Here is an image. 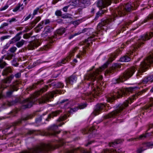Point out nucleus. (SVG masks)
Returning <instances> with one entry per match:
<instances>
[{
	"label": "nucleus",
	"instance_id": "21",
	"mask_svg": "<svg viewBox=\"0 0 153 153\" xmlns=\"http://www.w3.org/2000/svg\"><path fill=\"white\" fill-rule=\"evenodd\" d=\"M121 152H123L122 149H118L117 152L116 150L114 149L104 150L102 153H121Z\"/></svg>",
	"mask_w": 153,
	"mask_h": 153
},
{
	"label": "nucleus",
	"instance_id": "64",
	"mask_svg": "<svg viewBox=\"0 0 153 153\" xmlns=\"http://www.w3.org/2000/svg\"><path fill=\"white\" fill-rule=\"evenodd\" d=\"M41 120H42L41 118V117H40L39 118H37V119H36V122H38L41 121Z\"/></svg>",
	"mask_w": 153,
	"mask_h": 153
},
{
	"label": "nucleus",
	"instance_id": "11",
	"mask_svg": "<svg viewBox=\"0 0 153 153\" xmlns=\"http://www.w3.org/2000/svg\"><path fill=\"white\" fill-rule=\"evenodd\" d=\"M18 83L16 82L13 84L10 85L9 90L6 92V96L7 97H10L14 91H17L18 90Z\"/></svg>",
	"mask_w": 153,
	"mask_h": 153
},
{
	"label": "nucleus",
	"instance_id": "16",
	"mask_svg": "<svg viewBox=\"0 0 153 153\" xmlns=\"http://www.w3.org/2000/svg\"><path fill=\"white\" fill-rule=\"evenodd\" d=\"M77 79V77L76 76L73 75L67 78L66 79V81L67 84L72 85L76 82Z\"/></svg>",
	"mask_w": 153,
	"mask_h": 153
},
{
	"label": "nucleus",
	"instance_id": "24",
	"mask_svg": "<svg viewBox=\"0 0 153 153\" xmlns=\"http://www.w3.org/2000/svg\"><path fill=\"white\" fill-rule=\"evenodd\" d=\"M53 28L50 26H47L45 28L44 33L42 34V36H47L46 35L48 33L51 32V30H53Z\"/></svg>",
	"mask_w": 153,
	"mask_h": 153
},
{
	"label": "nucleus",
	"instance_id": "30",
	"mask_svg": "<svg viewBox=\"0 0 153 153\" xmlns=\"http://www.w3.org/2000/svg\"><path fill=\"white\" fill-rule=\"evenodd\" d=\"M25 42V41L23 39H22L16 42V46L18 48L22 47Z\"/></svg>",
	"mask_w": 153,
	"mask_h": 153
},
{
	"label": "nucleus",
	"instance_id": "34",
	"mask_svg": "<svg viewBox=\"0 0 153 153\" xmlns=\"http://www.w3.org/2000/svg\"><path fill=\"white\" fill-rule=\"evenodd\" d=\"M122 142V141L120 140H117L115 141L114 142H112L110 144L111 146L114 147L115 145L120 143Z\"/></svg>",
	"mask_w": 153,
	"mask_h": 153
},
{
	"label": "nucleus",
	"instance_id": "46",
	"mask_svg": "<svg viewBox=\"0 0 153 153\" xmlns=\"http://www.w3.org/2000/svg\"><path fill=\"white\" fill-rule=\"evenodd\" d=\"M87 106V105L86 103L81 104L78 106V107L79 109H83L85 108Z\"/></svg>",
	"mask_w": 153,
	"mask_h": 153
},
{
	"label": "nucleus",
	"instance_id": "53",
	"mask_svg": "<svg viewBox=\"0 0 153 153\" xmlns=\"http://www.w3.org/2000/svg\"><path fill=\"white\" fill-rule=\"evenodd\" d=\"M8 25V24L6 22L4 23L3 24H2L0 27V29L3 28L4 27L7 26Z\"/></svg>",
	"mask_w": 153,
	"mask_h": 153
},
{
	"label": "nucleus",
	"instance_id": "22",
	"mask_svg": "<svg viewBox=\"0 0 153 153\" xmlns=\"http://www.w3.org/2000/svg\"><path fill=\"white\" fill-rule=\"evenodd\" d=\"M58 128V126L56 125H53L50 128V130L53 131V132L50 133V134L51 135H54L56 134H58L60 131L58 132L56 131Z\"/></svg>",
	"mask_w": 153,
	"mask_h": 153
},
{
	"label": "nucleus",
	"instance_id": "12",
	"mask_svg": "<svg viewBox=\"0 0 153 153\" xmlns=\"http://www.w3.org/2000/svg\"><path fill=\"white\" fill-rule=\"evenodd\" d=\"M105 105L103 104H98L96 105L93 114L96 116L104 110Z\"/></svg>",
	"mask_w": 153,
	"mask_h": 153
},
{
	"label": "nucleus",
	"instance_id": "20",
	"mask_svg": "<svg viewBox=\"0 0 153 153\" xmlns=\"http://www.w3.org/2000/svg\"><path fill=\"white\" fill-rule=\"evenodd\" d=\"M50 21L49 19H46L42 21L37 26V28H38L37 30H40L41 29L43 28L42 25L44 24L45 25H47L50 23Z\"/></svg>",
	"mask_w": 153,
	"mask_h": 153
},
{
	"label": "nucleus",
	"instance_id": "43",
	"mask_svg": "<svg viewBox=\"0 0 153 153\" xmlns=\"http://www.w3.org/2000/svg\"><path fill=\"white\" fill-rule=\"evenodd\" d=\"M16 102L15 101H13L11 102H7L5 104L9 106H10L13 105Z\"/></svg>",
	"mask_w": 153,
	"mask_h": 153
},
{
	"label": "nucleus",
	"instance_id": "1",
	"mask_svg": "<svg viewBox=\"0 0 153 153\" xmlns=\"http://www.w3.org/2000/svg\"><path fill=\"white\" fill-rule=\"evenodd\" d=\"M136 6L134 4L128 3L126 4L121 5L117 8L114 9L113 12V14L111 16H109L106 19L104 20L101 23L99 24L97 26V32L90 36L85 40V45L88 47L91 43H92V41L93 37L96 35L99 36L100 35L102 34L100 30H106L107 29L108 25L111 23L112 21L115 19V18L123 16L126 15V13L129 12L135 9Z\"/></svg>",
	"mask_w": 153,
	"mask_h": 153
},
{
	"label": "nucleus",
	"instance_id": "33",
	"mask_svg": "<svg viewBox=\"0 0 153 153\" xmlns=\"http://www.w3.org/2000/svg\"><path fill=\"white\" fill-rule=\"evenodd\" d=\"M65 30L64 28H60L56 31V33L59 35H61L65 32Z\"/></svg>",
	"mask_w": 153,
	"mask_h": 153
},
{
	"label": "nucleus",
	"instance_id": "7",
	"mask_svg": "<svg viewBox=\"0 0 153 153\" xmlns=\"http://www.w3.org/2000/svg\"><path fill=\"white\" fill-rule=\"evenodd\" d=\"M137 70L136 67L133 66L128 69L124 73L117 79H113L112 82L114 84L122 82L132 76L134 72Z\"/></svg>",
	"mask_w": 153,
	"mask_h": 153
},
{
	"label": "nucleus",
	"instance_id": "58",
	"mask_svg": "<svg viewBox=\"0 0 153 153\" xmlns=\"http://www.w3.org/2000/svg\"><path fill=\"white\" fill-rule=\"evenodd\" d=\"M21 76V74L19 73H18L14 75V76L17 78H19Z\"/></svg>",
	"mask_w": 153,
	"mask_h": 153
},
{
	"label": "nucleus",
	"instance_id": "56",
	"mask_svg": "<svg viewBox=\"0 0 153 153\" xmlns=\"http://www.w3.org/2000/svg\"><path fill=\"white\" fill-rule=\"evenodd\" d=\"M22 5H20V4L19 6L16 7L13 10V11L15 12L18 10L19 9L20 7L22 6Z\"/></svg>",
	"mask_w": 153,
	"mask_h": 153
},
{
	"label": "nucleus",
	"instance_id": "54",
	"mask_svg": "<svg viewBox=\"0 0 153 153\" xmlns=\"http://www.w3.org/2000/svg\"><path fill=\"white\" fill-rule=\"evenodd\" d=\"M39 8H37L35 10H34L33 13V16H34L37 14V13L38 12V11L39 10Z\"/></svg>",
	"mask_w": 153,
	"mask_h": 153
},
{
	"label": "nucleus",
	"instance_id": "2",
	"mask_svg": "<svg viewBox=\"0 0 153 153\" xmlns=\"http://www.w3.org/2000/svg\"><path fill=\"white\" fill-rule=\"evenodd\" d=\"M49 88V86L47 85H45L44 87L42 88L40 90L36 92L29 98H28L24 100L23 101V108H30L33 104H35V102L37 100L39 104L46 103L50 101L51 98H53L54 97V95L56 94H61L62 91L61 90H56L55 91L50 92L48 94H46L44 96L41 98L38 99H36L37 97L42 93L47 91Z\"/></svg>",
	"mask_w": 153,
	"mask_h": 153
},
{
	"label": "nucleus",
	"instance_id": "14",
	"mask_svg": "<svg viewBox=\"0 0 153 153\" xmlns=\"http://www.w3.org/2000/svg\"><path fill=\"white\" fill-rule=\"evenodd\" d=\"M68 153H90L81 147L74 148L68 151Z\"/></svg>",
	"mask_w": 153,
	"mask_h": 153
},
{
	"label": "nucleus",
	"instance_id": "23",
	"mask_svg": "<svg viewBox=\"0 0 153 153\" xmlns=\"http://www.w3.org/2000/svg\"><path fill=\"white\" fill-rule=\"evenodd\" d=\"M152 133H146L145 134H143L140 136H139L137 138H134V139L136 140V139H138L139 140H143L146 137L149 136H150L152 135Z\"/></svg>",
	"mask_w": 153,
	"mask_h": 153
},
{
	"label": "nucleus",
	"instance_id": "49",
	"mask_svg": "<svg viewBox=\"0 0 153 153\" xmlns=\"http://www.w3.org/2000/svg\"><path fill=\"white\" fill-rule=\"evenodd\" d=\"M80 33H81L78 32L76 33H75L74 34L71 35L69 37V39H71L74 37V36L79 34Z\"/></svg>",
	"mask_w": 153,
	"mask_h": 153
},
{
	"label": "nucleus",
	"instance_id": "6",
	"mask_svg": "<svg viewBox=\"0 0 153 153\" xmlns=\"http://www.w3.org/2000/svg\"><path fill=\"white\" fill-rule=\"evenodd\" d=\"M55 148V147L50 144H44L29 149L28 150L22 151L20 153H44Z\"/></svg>",
	"mask_w": 153,
	"mask_h": 153
},
{
	"label": "nucleus",
	"instance_id": "10",
	"mask_svg": "<svg viewBox=\"0 0 153 153\" xmlns=\"http://www.w3.org/2000/svg\"><path fill=\"white\" fill-rule=\"evenodd\" d=\"M78 49V48L77 47H75L71 52L69 56L66 57L65 58L63 59L61 61H59L58 62V65H61V64H64L67 62H68L70 59L71 56L73 55V53L76 52Z\"/></svg>",
	"mask_w": 153,
	"mask_h": 153
},
{
	"label": "nucleus",
	"instance_id": "31",
	"mask_svg": "<svg viewBox=\"0 0 153 153\" xmlns=\"http://www.w3.org/2000/svg\"><path fill=\"white\" fill-rule=\"evenodd\" d=\"M130 57L128 56H125L121 57L120 61L122 62H128L130 60Z\"/></svg>",
	"mask_w": 153,
	"mask_h": 153
},
{
	"label": "nucleus",
	"instance_id": "48",
	"mask_svg": "<svg viewBox=\"0 0 153 153\" xmlns=\"http://www.w3.org/2000/svg\"><path fill=\"white\" fill-rule=\"evenodd\" d=\"M78 109V107L74 108H71L70 109L69 112L70 113H72L74 112H75L77 111Z\"/></svg>",
	"mask_w": 153,
	"mask_h": 153
},
{
	"label": "nucleus",
	"instance_id": "62",
	"mask_svg": "<svg viewBox=\"0 0 153 153\" xmlns=\"http://www.w3.org/2000/svg\"><path fill=\"white\" fill-rule=\"evenodd\" d=\"M8 7V6L7 5H5L3 7L1 8V10H4L7 9Z\"/></svg>",
	"mask_w": 153,
	"mask_h": 153
},
{
	"label": "nucleus",
	"instance_id": "59",
	"mask_svg": "<svg viewBox=\"0 0 153 153\" xmlns=\"http://www.w3.org/2000/svg\"><path fill=\"white\" fill-rule=\"evenodd\" d=\"M69 7V6H67L64 7L63 9V10L65 12H67V10Z\"/></svg>",
	"mask_w": 153,
	"mask_h": 153
},
{
	"label": "nucleus",
	"instance_id": "60",
	"mask_svg": "<svg viewBox=\"0 0 153 153\" xmlns=\"http://www.w3.org/2000/svg\"><path fill=\"white\" fill-rule=\"evenodd\" d=\"M149 77H150V82H152L153 81V74L152 75L149 76Z\"/></svg>",
	"mask_w": 153,
	"mask_h": 153
},
{
	"label": "nucleus",
	"instance_id": "42",
	"mask_svg": "<svg viewBox=\"0 0 153 153\" xmlns=\"http://www.w3.org/2000/svg\"><path fill=\"white\" fill-rule=\"evenodd\" d=\"M17 49V48L16 47L13 46L11 47L9 51L11 53H14L16 50Z\"/></svg>",
	"mask_w": 153,
	"mask_h": 153
},
{
	"label": "nucleus",
	"instance_id": "36",
	"mask_svg": "<svg viewBox=\"0 0 153 153\" xmlns=\"http://www.w3.org/2000/svg\"><path fill=\"white\" fill-rule=\"evenodd\" d=\"M51 45V44H49L47 45H45L43 48H41L40 49V51H43V50H45L46 51L48 49L50 48Z\"/></svg>",
	"mask_w": 153,
	"mask_h": 153
},
{
	"label": "nucleus",
	"instance_id": "27",
	"mask_svg": "<svg viewBox=\"0 0 153 153\" xmlns=\"http://www.w3.org/2000/svg\"><path fill=\"white\" fill-rule=\"evenodd\" d=\"M49 86L50 87L52 86H55L56 88H62L64 87V85L61 82H58L56 84L55 82H53L51 84H49Z\"/></svg>",
	"mask_w": 153,
	"mask_h": 153
},
{
	"label": "nucleus",
	"instance_id": "19",
	"mask_svg": "<svg viewBox=\"0 0 153 153\" xmlns=\"http://www.w3.org/2000/svg\"><path fill=\"white\" fill-rule=\"evenodd\" d=\"M143 146L142 148H138L137 151V153H141L143 151L145 150L146 149H143V148L144 147H149L151 146H153V142H148L144 143L143 144Z\"/></svg>",
	"mask_w": 153,
	"mask_h": 153
},
{
	"label": "nucleus",
	"instance_id": "44",
	"mask_svg": "<svg viewBox=\"0 0 153 153\" xmlns=\"http://www.w3.org/2000/svg\"><path fill=\"white\" fill-rule=\"evenodd\" d=\"M16 59H14L12 62V65L15 66H17L19 65V64L16 62Z\"/></svg>",
	"mask_w": 153,
	"mask_h": 153
},
{
	"label": "nucleus",
	"instance_id": "3",
	"mask_svg": "<svg viewBox=\"0 0 153 153\" xmlns=\"http://www.w3.org/2000/svg\"><path fill=\"white\" fill-rule=\"evenodd\" d=\"M108 65V63H107L104 64L99 69H97L95 72L88 74L85 78L86 79L91 80L93 81H94L95 79L97 78V80L96 81V82H97V83L96 86L97 88L96 89L95 87H94V86H93L94 83H91L90 84L89 87H91L92 88L93 91L91 93H87L86 97L85 99L87 100L88 99L92 97H96V96L98 95L100 89V88H99V86L100 85L102 86L103 84V83H100L99 81L102 79V76L100 75H98V74L102 71L107 67Z\"/></svg>",
	"mask_w": 153,
	"mask_h": 153
},
{
	"label": "nucleus",
	"instance_id": "35",
	"mask_svg": "<svg viewBox=\"0 0 153 153\" xmlns=\"http://www.w3.org/2000/svg\"><path fill=\"white\" fill-rule=\"evenodd\" d=\"M41 18L39 17H37L35 20H34L31 23L32 25H33V26H34L40 20Z\"/></svg>",
	"mask_w": 153,
	"mask_h": 153
},
{
	"label": "nucleus",
	"instance_id": "57",
	"mask_svg": "<svg viewBox=\"0 0 153 153\" xmlns=\"http://www.w3.org/2000/svg\"><path fill=\"white\" fill-rule=\"evenodd\" d=\"M59 143L61 144V145H62L64 144L65 143V141L64 140L62 139H60L59 140Z\"/></svg>",
	"mask_w": 153,
	"mask_h": 153
},
{
	"label": "nucleus",
	"instance_id": "9",
	"mask_svg": "<svg viewBox=\"0 0 153 153\" xmlns=\"http://www.w3.org/2000/svg\"><path fill=\"white\" fill-rule=\"evenodd\" d=\"M13 77L14 76L13 75H11L9 77L2 80L0 85V92H2L7 87V86L5 84L10 83Z\"/></svg>",
	"mask_w": 153,
	"mask_h": 153
},
{
	"label": "nucleus",
	"instance_id": "38",
	"mask_svg": "<svg viewBox=\"0 0 153 153\" xmlns=\"http://www.w3.org/2000/svg\"><path fill=\"white\" fill-rule=\"evenodd\" d=\"M32 33L25 34L23 35V38L25 39H28L30 37V36L32 35Z\"/></svg>",
	"mask_w": 153,
	"mask_h": 153
},
{
	"label": "nucleus",
	"instance_id": "13",
	"mask_svg": "<svg viewBox=\"0 0 153 153\" xmlns=\"http://www.w3.org/2000/svg\"><path fill=\"white\" fill-rule=\"evenodd\" d=\"M111 3V0H99L97 5L99 7L104 8L110 5Z\"/></svg>",
	"mask_w": 153,
	"mask_h": 153
},
{
	"label": "nucleus",
	"instance_id": "51",
	"mask_svg": "<svg viewBox=\"0 0 153 153\" xmlns=\"http://www.w3.org/2000/svg\"><path fill=\"white\" fill-rule=\"evenodd\" d=\"M152 106H153V104H149L146 105L145 107V109L147 110H148L149 109L150 107H152Z\"/></svg>",
	"mask_w": 153,
	"mask_h": 153
},
{
	"label": "nucleus",
	"instance_id": "63",
	"mask_svg": "<svg viewBox=\"0 0 153 153\" xmlns=\"http://www.w3.org/2000/svg\"><path fill=\"white\" fill-rule=\"evenodd\" d=\"M85 52H86V51L85 50V49H83V51L82 52H81V55H83L84 54H85Z\"/></svg>",
	"mask_w": 153,
	"mask_h": 153
},
{
	"label": "nucleus",
	"instance_id": "17",
	"mask_svg": "<svg viewBox=\"0 0 153 153\" xmlns=\"http://www.w3.org/2000/svg\"><path fill=\"white\" fill-rule=\"evenodd\" d=\"M120 65L118 63H115L113 65L111 68L109 70L107 71L105 73L107 74L112 73L114 71H116L118 69L120 68Z\"/></svg>",
	"mask_w": 153,
	"mask_h": 153
},
{
	"label": "nucleus",
	"instance_id": "5",
	"mask_svg": "<svg viewBox=\"0 0 153 153\" xmlns=\"http://www.w3.org/2000/svg\"><path fill=\"white\" fill-rule=\"evenodd\" d=\"M137 88H138L137 87L135 86L126 88L117 89L115 92H113L112 94L109 95L106 98V100L108 102H112L117 98L128 95L129 92H131L134 89Z\"/></svg>",
	"mask_w": 153,
	"mask_h": 153
},
{
	"label": "nucleus",
	"instance_id": "40",
	"mask_svg": "<svg viewBox=\"0 0 153 153\" xmlns=\"http://www.w3.org/2000/svg\"><path fill=\"white\" fill-rule=\"evenodd\" d=\"M14 56V55L13 54H9L8 53L7 56L5 58V59H7L8 60H10Z\"/></svg>",
	"mask_w": 153,
	"mask_h": 153
},
{
	"label": "nucleus",
	"instance_id": "15",
	"mask_svg": "<svg viewBox=\"0 0 153 153\" xmlns=\"http://www.w3.org/2000/svg\"><path fill=\"white\" fill-rule=\"evenodd\" d=\"M40 45L39 40H35L30 42L28 45V48L29 50H33L38 47Z\"/></svg>",
	"mask_w": 153,
	"mask_h": 153
},
{
	"label": "nucleus",
	"instance_id": "37",
	"mask_svg": "<svg viewBox=\"0 0 153 153\" xmlns=\"http://www.w3.org/2000/svg\"><path fill=\"white\" fill-rule=\"evenodd\" d=\"M43 83V80H40L38 81L36 83L34 84L33 85L32 87V89H34L36 87L37 84L41 85Z\"/></svg>",
	"mask_w": 153,
	"mask_h": 153
},
{
	"label": "nucleus",
	"instance_id": "50",
	"mask_svg": "<svg viewBox=\"0 0 153 153\" xmlns=\"http://www.w3.org/2000/svg\"><path fill=\"white\" fill-rule=\"evenodd\" d=\"M55 14L56 15L58 16H61L62 15V12L61 11L59 10H57L55 12Z\"/></svg>",
	"mask_w": 153,
	"mask_h": 153
},
{
	"label": "nucleus",
	"instance_id": "47",
	"mask_svg": "<svg viewBox=\"0 0 153 153\" xmlns=\"http://www.w3.org/2000/svg\"><path fill=\"white\" fill-rule=\"evenodd\" d=\"M77 0H73L71 3V4L73 6H76L77 5Z\"/></svg>",
	"mask_w": 153,
	"mask_h": 153
},
{
	"label": "nucleus",
	"instance_id": "45",
	"mask_svg": "<svg viewBox=\"0 0 153 153\" xmlns=\"http://www.w3.org/2000/svg\"><path fill=\"white\" fill-rule=\"evenodd\" d=\"M153 19V13L149 14L146 19V20H149Z\"/></svg>",
	"mask_w": 153,
	"mask_h": 153
},
{
	"label": "nucleus",
	"instance_id": "52",
	"mask_svg": "<svg viewBox=\"0 0 153 153\" xmlns=\"http://www.w3.org/2000/svg\"><path fill=\"white\" fill-rule=\"evenodd\" d=\"M8 21L10 24H11L12 22L17 21V20L15 18H12L11 19H9Z\"/></svg>",
	"mask_w": 153,
	"mask_h": 153
},
{
	"label": "nucleus",
	"instance_id": "4",
	"mask_svg": "<svg viewBox=\"0 0 153 153\" xmlns=\"http://www.w3.org/2000/svg\"><path fill=\"white\" fill-rule=\"evenodd\" d=\"M146 91V90L144 89L143 91L136 93L135 95L132 96L128 100L125 101L123 104L119 105L116 110L105 116L104 117V118L105 119L113 118L116 116L119 115L121 113V111L124 109L125 108L127 107L129 103L130 104L131 103H132L133 100L136 99L138 97V96Z\"/></svg>",
	"mask_w": 153,
	"mask_h": 153
},
{
	"label": "nucleus",
	"instance_id": "61",
	"mask_svg": "<svg viewBox=\"0 0 153 153\" xmlns=\"http://www.w3.org/2000/svg\"><path fill=\"white\" fill-rule=\"evenodd\" d=\"M31 15L30 14L28 16L25 18L24 19L25 21H26L30 18L31 17Z\"/></svg>",
	"mask_w": 153,
	"mask_h": 153
},
{
	"label": "nucleus",
	"instance_id": "28",
	"mask_svg": "<svg viewBox=\"0 0 153 153\" xmlns=\"http://www.w3.org/2000/svg\"><path fill=\"white\" fill-rule=\"evenodd\" d=\"M12 72V70L10 67H7L4 69L2 72V74L3 76H7L9 74Z\"/></svg>",
	"mask_w": 153,
	"mask_h": 153
},
{
	"label": "nucleus",
	"instance_id": "55",
	"mask_svg": "<svg viewBox=\"0 0 153 153\" xmlns=\"http://www.w3.org/2000/svg\"><path fill=\"white\" fill-rule=\"evenodd\" d=\"M9 36H3L1 38V41H3L4 39H7L8 37Z\"/></svg>",
	"mask_w": 153,
	"mask_h": 153
},
{
	"label": "nucleus",
	"instance_id": "25",
	"mask_svg": "<svg viewBox=\"0 0 153 153\" xmlns=\"http://www.w3.org/2000/svg\"><path fill=\"white\" fill-rule=\"evenodd\" d=\"M60 112V111H56L52 112L51 114L49 115L48 117L46 119V120L48 121V119H50L51 117L53 118L54 117L56 116L59 114Z\"/></svg>",
	"mask_w": 153,
	"mask_h": 153
},
{
	"label": "nucleus",
	"instance_id": "18",
	"mask_svg": "<svg viewBox=\"0 0 153 153\" xmlns=\"http://www.w3.org/2000/svg\"><path fill=\"white\" fill-rule=\"evenodd\" d=\"M22 34V32H20L17 33L16 35L9 42L10 44H13L16 42H18L21 38L20 36Z\"/></svg>",
	"mask_w": 153,
	"mask_h": 153
},
{
	"label": "nucleus",
	"instance_id": "39",
	"mask_svg": "<svg viewBox=\"0 0 153 153\" xmlns=\"http://www.w3.org/2000/svg\"><path fill=\"white\" fill-rule=\"evenodd\" d=\"M67 115L65 114L59 117L57 120V121L60 122L65 120L67 118Z\"/></svg>",
	"mask_w": 153,
	"mask_h": 153
},
{
	"label": "nucleus",
	"instance_id": "32",
	"mask_svg": "<svg viewBox=\"0 0 153 153\" xmlns=\"http://www.w3.org/2000/svg\"><path fill=\"white\" fill-rule=\"evenodd\" d=\"M106 11V10H100L99 11L96 13V15L95 18L94 19V20H97L99 16H101L102 14H103Z\"/></svg>",
	"mask_w": 153,
	"mask_h": 153
},
{
	"label": "nucleus",
	"instance_id": "29",
	"mask_svg": "<svg viewBox=\"0 0 153 153\" xmlns=\"http://www.w3.org/2000/svg\"><path fill=\"white\" fill-rule=\"evenodd\" d=\"M4 58V56H2L1 58L0 59V68H3L7 65L5 62L3 61V59Z\"/></svg>",
	"mask_w": 153,
	"mask_h": 153
},
{
	"label": "nucleus",
	"instance_id": "8",
	"mask_svg": "<svg viewBox=\"0 0 153 153\" xmlns=\"http://www.w3.org/2000/svg\"><path fill=\"white\" fill-rule=\"evenodd\" d=\"M153 36V32L149 33H147L142 36L138 42V44L133 47V48H132L129 51H128V52L127 53V54L129 55H131V54L133 53L134 49L137 48H139L140 46L141 45L143 44V42L144 41L149 39Z\"/></svg>",
	"mask_w": 153,
	"mask_h": 153
},
{
	"label": "nucleus",
	"instance_id": "41",
	"mask_svg": "<svg viewBox=\"0 0 153 153\" xmlns=\"http://www.w3.org/2000/svg\"><path fill=\"white\" fill-rule=\"evenodd\" d=\"M150 77H149L144 78V79L143 80L142 82L143 84H145L147 83L148 82H150Z\"/></svg>",
	"mask_w": 153,
	"mask_h": 153
},
{
	"label": "nucleus",
	"instance_id": "26",
	"mask_svg": "<svg viewBox=\"0 0 153 153\" xmlns=\"http://www.w3.org/2000/svg\"><path fill=\"white\" fill-rule=\"evenodd\" d=\"M94 130L93 127H91L90 128H87L86 129H83L81 130V132L83 134H87L88 133H90Z\"/></svg>",
	"mask_w": 153,
	"mask_h": 153
}]
</instances>
